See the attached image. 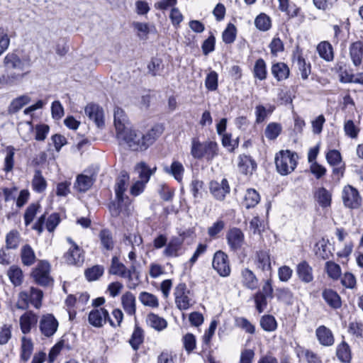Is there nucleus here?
<instances>
[{"instance_id":"obj_30","label":"nucleus","mask_w":363,"mask_h":363,"mask_svg":"<svg viewBox=\"0 0 363 363\" xmlns=\"http://www.w3.org/2000/svg\"><path fill=\"white\" fill-rule=\"evenodd\" d=\"M293 62L298 68L301 77L303 80L308 79L311 74V65L306 63V60L302 57L300 53H296L294 55Z\"/></svg>"},{"instance_id":"obj_4","label":"nucleus","mask_w":363,"mask_h":363,"mask_svg":"<svg viewBox=\"0 0 363 363\" xmlns=\"http://www.w3.org/2000/svg\"><path fill=\"white\" fill-rule=\"evenodd\" d=\"M43 297V294L41 290L31 286L19 292L16 307L18 309L25 310L28 308L29 304H31L38 309L42 305Z\"/></svg>"},{"instance_id":"obj_58","label":"nucleus","mask_w":363,"mask_h":363,"mask_svg":"<svg viewBox=\"0 0 363 363\" xmlns=\"http://www.w3.org/2000/svg\"><path fill=\"white\" fill-rule=\"evenodd\" d=\"M255 25L257 29L267 31L271 28V19L265 13H260L255 20Z\"/></svg>"},{"instance_id":"obj_3","label":"nucleus","mask_w":363,"mask_h":363,"mask_svg":"<svg viewBox=\"0 0 363 363\" xmlns=\"http://www.w3.org/2000/svg\"><path fill=\"white\" fill-rule=\"evenodd\" d=\"M218 153L216 142L207 140L201 142L198 138H194L191 142V155L194 159L205 158L207 161L212 160Z\"/></svg>"},{"instance_id":"obj_61","label":"nucleus","mask_w":363,"mask_h":363,"mask_svg":"<svg viewBox=\"0 0 363 363\" xmlns=\"http://www.w3.org/2000/svg\"><path fill=\"white\" fill-rule=\"evenodd\" d=\"M104 269L102 266L95 265L85 271V277L89 281H96L104 274Z\"/></svg>"},{"instance_id":"obj_19","label":"nucleus","mask_w":363,"mask_h":363,"mask_svg":"<svg viewBox=\"0 0 363 363\" xmlns=\"http://www.w3.org/2000/svg\"><path fill=\"white\" fill-rule=\"evenodd\" d=\"M228 245L232 250H240L245 242V235L242 230L233 228L228 230L226 234Z\"/></svg>"},{"instance_id":"obj_29","label":"nucleus","mask_w":363,"mask_h":363,"mask_svg":"<svg viewBox=\"0 0 363 363\" xmlns=\"http://www.w3.org/2000/svg\"><path fill=\"white\" fill-rule=\"evenodd\" d=\"M238 169L244 174H252L256 169L257 164L251 157L245 155L239 156Z\"/></svg>"},{"instance_id":"obj_40","label":"nucleus","mask_w":363,"mask_h":363,"mask_svg":"<svg viewBox=\"0 0 363 363\" xmlns=\"http://www.w3.org/2000/svg\"><path fill=\"white\" fill-rule=\"evenodd\" d=\"M21 235L17 230H11L6 235L5 238L6 247L9 250L16 249L21 242Z\"/></svg>"},{"instance_id":"obj_26","label":"nucleus","mask_w":363,"mask_h":363,"mask_svg":"<svg viewBox=\"0 0 363 363\" xmlns=\"http://www.w3.org/2000/svg\"><path fill=\"white\" fill-rule=\"evenodd\" d=\"M184 240L174 237L167 244L165 249L163 251V255L168 257H175L179 255V250H181Z\"/></svg>"},{"instance_id":"obj_27","label":"nucleus","mask_w":363,"mask_h":363,"mask_svg":"<svg viewBox=\"0 0 363 363\" xmlns=\"http://www.w3.org/2000/svg\"><path fill=\"white\" fill-rule=\"evenodd\" d=\"M28 72V71L22 73L12 72L0 74V86H13L21 81Z\"/></svg>"},{"instance_id":"obj_15","label":"nucleus","mask_w":363,"mask_h":363,"mask_svg":"<svg viewBox=\"0 0 363 363\" xmlns=\"http://www.w3.org/2000/svg\"><path fill=\"white\" fill-rule=\"evenodd\" d=\"M4 65L7 69H13L20 71H24L30 67V60L21 59L16 53H8L4 58Z\"/></svg>"},{"instance_id":"obj_47","label":"nucleus","mask_w":363,"mask_h":363,"mask_svg":"<svg viewBox=\"0 0 363 363\" xmlns=\"http://www.w3.org/2000/svg\"><path fill=\"white\" fill-rule=\"evenodd\" d=\"M32 187L33 189L38 193H42L46 189L47 182L42 175L41 171H35L33 179L32 180Z\"/></svg>"},{"instance_id":"obj_34","label":"nucleus","mask_w":363,"mask_h":363,"mask_svg":"<svg viewBox=\"0 0 363 363\" xmlns=\"http://www.w3.org/2000/svg\"><path fill=\"white\" fill-rule=\"evenodd\" d=\"M146 322L149 326L157 331H161L167 326V322L164 318L153 313L147 315Z\"/></svg>"},{"instance_id":"obj_12","label":"nucleus","mask_w":363,"mask_h":363,"mask_svg":"<svg viewBox=\"0 0 363 363\" xmlns=\"http://www.w3.org/2000/svg\"><path fill=\"white\" fill-rule=\"evenodd\" d=\"M174 295L175 304L179 310H187L192 306V300L189 296V291L185 284H178L175 287Z\"/></svg>"},{"instance_id":"obj_42","label":"nucleus","mask_w":363,"mask_h":363,"mask_svg":"<svg viewBox=\"0 0 363 363\" xmlns=\"http://www.w3.org/2000/svg\"><path fill=\"white\" fill-rule=\"evenodd\" d=\"M21 358L22 360L28 361L33 350V343L30 338L23 336L21 338Z\"/></svg>"},{"instance_id":"obj_9","label":"nucleus","mask_w":363,"mask_h":363,"mask_svg":"<svg viewBox=\"0 0 363 363\" xmlns=\"http://www.w3.org/2000/svg\"><path fill=\"white\" fill-rule=\"evenodd\" d=\"M212 266L220 277H227L230 274L228 256L223 251L218 250L214 254Z\"/></svg>"},{"instance_id":"obj_16","label":"nucleus","mask_w":363,"mask_h":363,"mask_svg":"<svg viewBox=\"0 0 363 363\" xmlns=\"http://www.w3.org/2000/svg\"><path fill=\"white\" fill-rule=\"evenodd\" d=\"M209 190L216 199L223 201L226 195L230 193V188L228 180L223 179L220 182L217 181L210 182Z\"/></svg>"},{"instance_id":"obj_10","label":"nucleus","mask_w":363,"mask_h":363,"mask_svg":"<svg viewBox=\"0 0 363 363\" xmlns=\"http://www.w3.org/2000/svg\"><path fill=\"white\" fill-rule=\"evenodd\" d=\"M113 123L118 140L123 137V135L130 130L128 128L129 121L128 116L124 110L120 107H115L114 108Z\"/></svg>"},{"instance_id":"obj_31","label":"nucleus","mask_w":363,"mask_h":363,"mask_svg":"<svg viewBox=\"0 0 363 363\" xmlns=\"http://www.w3.org/2000/svg\"><path fill=\"white\" fill-rule=\"evenodd\" d=\"M121 304L125 313L133 315L136 311V300L135 296L130 291H127L121 296Z\"/></svg>"},{"instance_id":"obj_41","label":"nucleus","mask_w":363,"mask_h":363,"mask_svg":"<svg viewBox=\"0 0 363 363\" xmlns=\"http://www.w3.org/2000/svg\"><path fill=\"white\" fill-rule=\"evenodd\" d=\"M259 200L260 196L257 191L250 189L247 190L245 194L242 204L246 208H250L255 207L259 202Z\"/></svg>"},{"instance_id":"obj_36","label":"nucleus","mask_w":363,"mask_h":363,"mask_svg":"<svg viewBox=\"0 0 363 363\" xmlns=\"http://www.w3.org/2000/svg\"><path fill=\"white\" fill-rule=\"evenodd\" d=\"M317 52L319 56L328 62L334 58L333 50L330 43L327 41L320 42L317 46Z\"/></svg>"},{"instance_id":"obj_32","label":"nucleus","mask_w":363,"mask_h":363,"mask_svg":"<svg viewBox=\"0 0 363 363\" xmlns=\"http://www.w3.org/2000/svg\"><path fill=\"white\" fill-rule=\"evenodd\" d=\"M343 130L347 137L357 139L360 132V127L359 123L351 119H345L343 123Z\"/></svg>"},{"instance_id":"obj_22","label":"nucleus","mask_w":363,"mask_h":363,"mask_svg":"<svg viewBox=\"0 0 363 363\" xmlns=\"http://www.w3.org/2000/svg\"><path fill=\"white\" fill-rule=\"evenodd\" d=\"M350 57L353 65L359 67L363 62V42L356 41L352 43L349 48Z\"/></svg>"},{"instance_id":"obj_54","label":"nucleus","mask_w":363,"mask_h":363,"mask_svg":"<svg viewBox=\"0 0 363 363\" xmlns=\"http://www.w3.org/2000/svg\"><path fill=\"white\" fill-rule=\"evenodd\" d=\"M281 124L275 122L269 123L264 130L266 138L270 140H275L281 133Z\"/></svg>"},{"instance_id":"obj_18","label":"nucleus","mask_w":363,"mask_h":363,"mask_svg":"<svg viewBox=\"0 0 363 363\" xmlns=\"http://www.w3.org/2000/svg\"><path fill=\"white\" fill-rule=\"evenodd\" d=\"M254 264L256 268L263 272H271L272 260L269 252L267 250H258L255 252Z\"/></svg>"},{"instance_id":"obj_37","label":"nucleus","mask_w":363,"mask_h":363,"mask_svg":"<svg viewBox=\"0 0 363 363\" xmlns=\"http://www.w3.org/2000/svg\"><path fill=\"white\" fill-rule=\"evenodd\" d=\"M143 341L144 332L138 325H136L128 341L129 344L130 345L133 350L136 351L139 349Z\"/></svg>"},{"instance_id":"obj_33","label":"nucleus","mask_w":363,"mask_h":363,"mask_svg":"<svg viewBox=\"0 0 363 363\" xmlns=\"http://www.w3.org/2000/svg\"><path fill=\"white\" fill-rule=\"evenodd\" d=\"M21 259L23 264L25 266H31L35 262V253L29 245L22 246L21 249Z\"/></svg>"},{"instance_id":"obj_14","label":"nucleus","mask_w":363,"mask_h":363,"mask_svg":"<svg viewBox=\"0 0 363 363\" xmlns=\"http://www.w3.org/2000/svg\"><path fill=\"white\" fill-rule=\"evenodd\" d=\"M85 115L92 121L96 125L101 128L105 125L104 109L98 104L90 103L84 108Z\"/></svg>"},{"instance_id":"obj_39","label":"nucleus","mask_w":363,"mask_h":363,"mask_svg":"<svg viewBox=\"0 0 363 363\" xmlns=\"http://www.w3.org/2000/svg\"><path fill=\"white\" fill-rule=\"evenodd\" d=\"M7 275L11 282L15 286H20L23 281V274L21 269L16 266L13 265L10 267L7 272Z\"/></svg>"},{"instance_id":"obj_5","label":"nucleus","mask_w":363,"mask_h":363,"mask_svg":"<svg viewBox=\"0 0 363 363\" xmlns=\"http://www.w3.org/2000/svg\"><path fill=\"white\" fill-rule=\"evenodd\" d=\"M298 156L290 150H280L276 154L275 164L277 172L283 176L291 174L296 167Z\"/></svg>"},{"instance_id":"obj_23","label":"nucleus","mask_w":363,"mask_h":363,"mask_svg":"<svg viewBox=\"0 0 363 363\" xmlns=\"http://www.w3.org/2000/svg\"><path fill=\"white\" fill-rule=\"evenodd\" d=\"M315 335L319 343L329 347L334 344L335 339L332 331L325 325H320L315 330Z\"/></svg>"},{"instance_id":"obj_35","label":"nucleus","mask_w":363,"mask_h":363,"mask_svg":"<svg viewBox=\"0 0 363 363\" xmlns=\"http://www.w3.org/2000/svg\"><path fill=\"white\" fill-rule=\"evenodd\" d=\"M156 169V167L150 169L145 162H143L138 163L135 167V172L139 175L140 181H143L145 183L149 182L150 177L155 172Z\"/></svg>"},{"instance_id":"obj_8","label":"nucleus","mask_w":363,"mask_h":363,"mask_svg":"<svg viewBox=\"0 0 363 363\" xmlns=\"http://www.w3.org/2000/svg\"><path fill=\"white\" fill-rule=\"evenodd\" d=\"M59 322L51 313L43 314L39 319V330L45 337H52L57 331Z\"/></svg>"},{"instance_id":"obj_21","label":"nucleus","mask_w":363,"mask_h":363,"mask_svg":"<svg viewBox=\"0 0 363 363\" xmlns=\"http://www.w3.org/2000/svg\"><path fill=\"white\" fill-rule=\"evenodd\" d=\"M163 171L166 174L173 177V178L178 182H182L184 178L185 169L181 162L178 160H173L169 166H164Z\"/></svg>"},{"instance_id":"obj_62","label":"nucleus","mask_w":363,"mask_h":363,"mask_svg":"<svg viewBox=\"0 0 363 363\" xmlns=\"http://www.w3.org/2000/svg\"><path fill=\"white\" fill-rule=\"evenodd\" d=\"M279 2V9L286 13L289 17H295L298 15L300 9L294 6V9H289V0H277Z\"/></svg>"},{"instance_id":"obj_1","label":"nucleus","mask_w":363,"mask_h":363,"mask_svg":"<svg viewBox=\"0 0 363 363\" xmlns=\"http://www.w3.org/2000/svg\"><path fill=\"white\" fill-rule=\"evenodd\" d=\"M162 133L163 128L159 125H154L145 134L139 130L131 129L118 140L120 143H125L133 151L143 152L147 150Z\"/></svg>"},{"instance_id":"obj_64","label":"nucleus","mask_w":363,"mask_h":363,"mask_svg":"<svg viewBox=\"0 0 363 363\" xmlns=\"http://www.w3.org/2000/svg\"><path fill=\"white\" fill-rule=\"evenodd\" d=\"M183 345L185 350L190 353L196 347V337L192 333H187L183 337Z\"/></svg>"},{"instance_id":"obj_25","label":"nucleus","mask_w":363,"mask_h":363,"mask_svg":"<svg viewBox=\"0 0 363 363\" xmlns=\"http://www.w3.org/2000/svg\"><path fill=\"white\" fill-rule=\"evenodd\" d=\"M313 268L306 261L300 262L296 267L298 277L306 284L311 283L313 280Z\"/></svg>"},{"instance_id":"obj_48","label":"nucleus","mask_w":363,"mask_h":363,"mask_svg":"<svg viewBox=\"0 0 363 363\" xmlns=\"http://www.w3.org/2000/svg\"><path fill=\"white\" fill-rule=\"evenodd\" d=\"M315 198L321 207H328L331 204V194L325 188H319L315 194Z\"/></svg>"},{"instance_id":"obj_50","label":"nucleus","mask_w":363,"mask_h":363,"mask_svg":"<svg viewBox=\"0 0 363 363\" xmlns=\"http://www.w3.org/2000/svg\"><path fill=\"white\" fill-rule=\"evenodd\" d=\"M34 128L30 121L21 123L18 124V130L20 136L24 141H29L32 139Z\"/></svg>"},{"instance_id":"obj_53","label":"nucleus","mask_w":363,"mask_h":363,"mask_svg":"<svg viewBox=\"0 0 363 363\" xmlns=\"http://www.w3.org/2000/svg\"><path fill=\"white\" fill-rule=\"evenodd\" d=\"M92 184L93 180L91 177L80 174L77 177L74 188L79 191H86Z\"/></svg>"},{"instance_id":"obj_6","label":"nucleus","mask_w":363,"mask_h":363,"mask_svg":"<svg viewBox=\"0 0 363 363\" xmlns=\"http://www.w3.org/2000/svg\"><path fill=\"white\" fill-rule=\"evenodd\" d=\"M133 271H135V267L133 265L130 269H127V267L119 261L117 257L115 256L112 257L109 273L127 279L128 281V287L130 289H134L138 286V283L133 282L132 274Z\"/></svg>"},{"instance_id":"obj_38","label":"nucleus","mask_w":363,"mask_h":363,"mask_svg":"<svg viewBox=\"0 0 363 363\" xmlns=\"http://www.w3.org/2000/svg\"><path fill=\"white\" fill-rule=\"evenodd\" d=\"M315 253L323 259H327L331 255V252L328 246V241L324 238L317 242L315 246Z\"/></svg>"},{"instance_id":"obj_11","label":"nucleus","mask_w":363,"mask_h":363,"mask_svg":"<svg viewBox=\"0 0 363 363\" xmlns=\"http://www.w3.org/2000/svg\"><path fill=\"white\" fill-rule=\"evenodd\" d=\"M50 264L46 261H40L32 272V277L35 281L41 286L49 285L52 279L50 275Z\"/></svg>"},{"instance_id":"obj_28","label":"nucleus","mask_w":363,"mask_h":363,"mask_svg":"<svg viewBox=\"0 0 363 363\" xmlns=\"http://www.w3.org/2000/svg\"><path fill=\"white\" fill-rule=\"evenodd\" d=\"M322 297L327 304L334 309L340 308L342 301L339 294L333 289H325L323 291Z\"/></svg>"},{"instance_id":"obj_56","label":"nucleus","mask_w":363,"mask_h":363,"mask_svg":"<svg viewBox=\"0 0 363 363\" xmlns=\"http://www.w3.org/2000/svg\"><path fill=\"white\" fill-rule=\"evenodd\" d=\"M40 208V206L38 203H31L28 206L23 216L26 226H28L33 221Z\"/></svg>"},{"instance_id":"obj_13","label":"nucleus","mask_w":363,"mask_h":363,"mask_svg":"<svg viewBox=\"0 0 363 363\" xmlns=\"http://www.w3.org/2000/svg\"><path fill=\"white\" fill-rule=\"evenodd\" d=\"M67 241L69 243L70 247L64 255L65 261L68 264L79 265L84 262L83 250L72 240L67 238Z\"/></svg>"},{"instance_id":"obj_44","label":"nucleus","mask_w":363,"mask_h":363,"mask_svg":"<svg viewBox=\"0 0 363 363\" xmlns=\"http://www.w3.org/2000/svg\"><path fill=\"white\" fill-rule=\"evenodd\" d=\"M30 101L29 96L24 94L21 95L11 102L9 106V112L10 113H15L21 109L25 105L28 104Z\"/></svg>"},{"instance_id":"obj_20","label":"nucleus","mask_w":363,"mask_h":363,"mask_svg":"<svg viewBox=\"0 0 363 363\" xmlns=\"http://www.w3.org/2000/svg\"><path fill=\"white\" fill-rule=\"evenodd\" d=\"M88 320L91 325L101 328L108 321V312L104 308L93 309L89 314Z\"/></svg>"},{"instance_id":"obj_46","label":"nucleus","mask_w":363,"mask_h":363,"mask_svg":"<svg viewBox=\"0 0 363 363\" xmlns=\"http://www.w3.org/2000/svg\"><path fill=\"white\" fill-rule=\"evenodd\" d=\"M16 149L14 147L9 145L6 147V156L4 160L3 170L8 173L13 170L14 167V155Z\"/></svg>"},{"instance_id":"obj_2","label":"nucleus","mask_w":363,"mask_h":363,"mask_svg":"<svg viewBox=\"0 0 363 363\" xmlns=\"http://www.w3.org/2000/svg\"><path fill=\"white\" fill-rule=\"evenodd\" d=\"M128 179L129 177L127 174H122L116 180L115 193L118 203H112L109 206L110 212L113 217L119 216L121 214L128 216L130 211V203H129L128 205H126V203L123 204V194L127 189Z\"/></svg>"},{"instance_id":"obj_55","label":"nucleus","mask_w":363,"mask_h":363,"mask_svg":"<svg viewBox=\"0 0 363 363\" xmlns=\"http://www.w3.org/2000/svg\"><path fill=\"white\" fill-rule=\"evenodd\" d=\"M260 325L267 332L275 331L277 328V323L275 318L271 315H264L261 318Z\"/></svg>"},{"instance_id":"obj_57","label":"nucleus","mask_w":363,"mask_h":363,"mask_svg":"<svg viewBox=\"0 0 363 363\" xmlns=\"http://www.w3.org/2000/svg\"><path fill=\"white\" fill-rule=\"evenodd\" d=\"M254 76L259 80H264L267 77L266 63L263 59H258L255 64L253 69Z\"/></svg>"},{"instance_id":"obj_7","label":"nucleus","mask_w":363,"mask_h":363,"mask_svg":"<svg viewBox=\"0 0 363 363\" xmlns=\"http://www.w3.org/2000/svg\"><path fill=\"white\" fill-rule=\"evenodd\" d=\"M342 200L344 206L350 209H357L362 204V197L358 190L351 185L343 187Z\"/></svg>"},{"instance_id":"obj_60","label":"nucleus","mask_w":363,"mask_h":363,"mask_svg":"<svg viewBox=\"0 0 363 363\" xmlns=\"http://www.w3.org/2000/svg\"><path fill=\"white\" fill-rule=\"evenodd\" d=\"M237 34V29L235 26L232 24L229 23L226 28L223 32L222 38L223 40L226 44H230L233 43L236 38Z\"/></svg>"},{"instance_id":"obj_63","label":"nucleus","mask_w":363,"mask_h":363,"mask_svg":"<svg viewBox=\"0 0 363 363\" xmlns=\"http://www.w3.org/2000/svg\"><path fill=\"white\" fill-rule=\"evenodd\" d=\"M277 296L281 301L291 305L294 301V295L291 290L288 288L278 289L277 291Z\"/></svg>"},{"instance_id":"obj_43","label":"nucleus","mask_w":363,"mask_h":363,"mask_svg":"<svg viewBox=\"0 0 363 363\" xmlns=\"http://www.w3.org/2000/svg\"><path fill=\"white\" fill-rule=\"evenodd\" d=\"M139 300L143 305L152 308H158L160 303L158 298L149 292L143 291L139 295Z\"/></svg>"},{"instance_id":"obj_45","label":"nucleus","mask_w":363,"mask_h":363,"mask_svg":"<svg viewBox=\"0 0 363 363\" xmlns=\"http://www.w3.org/2000/svg\"><path fill=\"white\" fill-rule=\"evenodd\" d=\"M272 73L278 81H281L288 77L289 69L284 63L278 62L272 65Z\"/></svg>"},{"instance_id":"obj_51","label":"nucleus","mask_w":363,"mask_h":363,"mask_svg":"<svg viewBox=\"0 0 363 363\" xmlns=\"http://www.w3.org/2000/svg\"><path fill=\"white\" fill-rule=\"evenodd\" d=\"M336 354L337 358L342 362H349L351 359V351L349 345L342 341L337 347Z\"/></svg>"},{"instance_id":"obj_17","label":"nucleus","mask_w":363,"mask_h":363,"mask_svg":"<svg viewBox=\"0 0 363 363\" xmlns=\"http://www.w3.org/2000/svg\"><path fill=\"white\" fill-rule=\"evenodd\" d=\"M38 322V316L32 311H28L22 314L19 318L21 331L24 335L31 332L33 328H36Z\"/></svg>"},{"instance_id":"obj_49","label":"nucleus","mask_w":363,"mask_h":363,"mask_svg":"<svg viewBox=\"0 0 363 363\" xmlns=\"http://www.w3.org/2000/svg\"><path fill=\"white\" fill-rule=\"evenodd\" d=\"M325 269L328 276L333 280H337L342 274L341 267L333 261H328L325 264Z\"/></svg>"},{"instance_id":"obj_24","label":"nucleus","mask_w":363,"mask_h":363,"mask_svg":"<svg viewBox=\"0 0 363 363\" xmlns=\"http://www.w3.org/2000/svg\"><path fill=\"white\" fill-rule=\"evenodd\" d=\"M240 278L242 285L250 290H255L258 286V279L255 273L248 268H244L240 272Z\"/></svg>"},{"instance_id":"obj_52","label":"nucleus","mask_w":363,"mask_h":363,"mask_svg":"<svg viewBox=\"0 0 363 363\" xmlns=\"http://www.w3.org/2000/svg\"><path fill=\"white\" fill-rule=\"evenodd\" d=\"M99 239L101 244L106 250H112L114 247V241L113 239L112 233L106 230H102L99 233Z\"/></svg>"},{"instance_id":"obj_59","label":"nucleus","mask_w":363,"mask_h":363,"mask_svg":"<svg viewBox=\"0 0 363 363\" xmlns=\"http://www.w3.org/2000/svg\"><path fill=\"white\" fill-rule=\"evenodd\" d=\"M274 111V107L272 106H269V108H267L262 105H258L255 107V116H256V123H262L265 118L267 117L269 114H270Z\"/></svg>"}]
</instances>
